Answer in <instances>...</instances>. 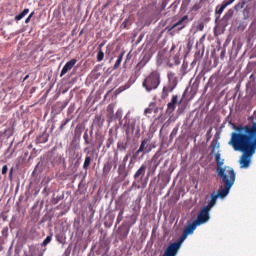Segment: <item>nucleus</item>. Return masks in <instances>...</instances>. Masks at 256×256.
Masks as SVG:
<instances>
[{
  "label": "nucleus",
  "mask_w": 256,
  "mask_h": 256,
  "mask_svg": "<svg viewBox=\"0 0 256 256\" xmlns=\"http://www.w3.org/2000/svg\"><path fill=\"white\" fill-rule=\"evenodd\" d=\"M74 133L75 135H78V137H81V133H83V128L79 125L76 126Z\"/></svg>",
  "instance_id": "f704fd0d"
},
{
  "label": "nucleus",
  "mask_w": 256,
  "mask_h": 256,
  "mask_svg": "<svg viewBox=\"0 0 256 256\" xmlns=\"http://www.w3.org/2000/svg\"><path fill=\"white\" fill-rule=\"evenodd\" d=\"M133 163V159L130 160V164Z\"/></svg>",
  "instance_id": "e2e57ef3"
},
{
  "label": "nucleus",
  "mask_w": 256,
  "mask_h": 256,
  "mask_svg": "<svg viewBox=\"0 0 256 256\" xmlns=\"http://www.w3.org/2000/svg\"><path fill=\"white\" fill-rule=\"evenodd\" d=\"M174 90L175 86H171V84L164 86L161 93V99H167V97H169V93H173Z\"/></svg>",
  "instance_id": "dca6fc26"
},
{
  "label": "nucleus",
  "mask_w": 256,
  "mask_h": 256,
  "mask_svg": "<svg viewBox=\"0 0 256 256\" xmlns=\"http://www.w3.org/2000/svg\"><path fill=\"white\" fill-rule=\"evenodd\" d=\"M168 78V85H171L172 87H177L179 80L177 79V76L175 75L174 72H168L167 74Z\"/></svg>",
  "instance_id": "a211bd4d"
},
{
  "label": "nucleus",
  "mask_w": 256,
  "mask_h": 256,
  "mask_svg": "<svg viewBox=\"0 0 256 256\" xmlns=\"http://www.w3.org/2000/svg\"><path fill=\"white\" fill-rule=\"evenodd\" d=\"M113 143H115V139H113V135H110L108 137V139L106 140V147H107V149H110L111 145H113Z\"/></svg>",
  "instance_id": "c85d7f7f"
},
{
  "label": "nucleus",
  "mask_w": 256,
  "mask_h": 256,
  "mask_svg": "<svg viewBox=\"0 0 256 256\" xmlns=\"http://www.w3.org/2000/svg\"><path fill=\"white\" fill-rule=\"evenodd\" d=\"M123 213H125V208L120 209V212L118 213L116 225H119L121 221H123Z\"/></svg>",
  "instance_id": "a878e982"
},
{
  "label": "nucleus",
  "mask_w": 256,
  "mask_h": 256,
  "mask_svg": "<svg viewBox=\"0 0 256 256\" xmlns=\"http://www.w3.org/2000/svg\"><path fill=\"white\" fill-rule=\"evenodd\" d=\"M121 114H122L121 110H117V112H116V118H117V119L121 118Z\"/></svg>",
  "instance_id": "c03bdc74"
},
{
  "label": "nucleus",
  "mask_w": 256,
  "mask_h": 256,
  "mask_svg": "<svg viewBox=\"0 0 256 256\" xmlns=\"http://www.w3.org/2000/svg\"><path fill=\"white\" fill-rule=\"evenodd\" d=\"M211 147H212V153H215V149H219L220 144L217 140H213L211 142Z\"/></svg>",
  "instance_id": "473e14b6"
},
{
  "label": "nucleus",
  "mask_w": 256,
  "mask_h": 256,
  "mask_svg": "<svg viewBox=\"0 0 256 256\" xmlns=\"http://www.w3.org/2000/svg\"><path fill=\"white\" fill-rule=\"evenodd\" d=\"M26 79H29V75L25 76L24 81H26Z\"/></svg>",
  "instance_id": "13d9d810"
},
{
  "label": "nucleus",
  "mask_w": 256,
  "mask_h": 256,
  "mask_svg": "<svg viewBox=\"0 0 256 256\" xmlns=\"http://www.w3.org/2000/svg\"><path fill=\"white\" fill-rule=\"evenodd\" d=\"M129 26V20L125 19L124 22L122 23L121 27L122 29H127Z\"/></svg>",
  "instance_id": "ea45409f"
},
{
  "label": "nucleus",
  "mask_w": 256,
  "mask_h": 256,
  "mask_svg": "<svg viewBox=\"0 0 256 256\" xmlns=\"http://www.w3.org/2000/svg\"><path fill=\"white\" fill-rule=\"evenodd\" d=\"M244 13H249V10H247V8H245Z\"/></svg>",
  "instance_id": "6e6d98bb"
},
{
  "label": "nucleus",
  "mask_w": 256,
  "mask_h": 256,
  "mask_svg": "<svg viewBox=\"0 0 256 256\" xmlns=\"http://www.w3.org/2000/svg\"><path fill=\"white\" fill-rule=\"evenodd\" d=\"M139 131H140V129H139V127L137 128V133H139Z\"/></svg>",
  "instance_id": "680f3d73"
},
{
  "label": "nucleus",
  "mask_w": 256,
  "mask_h": 256,
  "mask_svg": "<svg viewBox=\"0 0 256 256\" xmlns=\"http://www.w3.org/2000/svg\"><path fill=\"white\" fill-rule=\"evenodd\" d=\"M52 167H57L59 165H61L62 163H65V158H63V156L61 155H56L52 158L49 159Z\"/></svg>",
  "instance_id": "f3484780"
},
{
  "label": "nucleus",
  "mask_w": 256,
  "mask_h": 256,
  "mask_svg": "<svg viewBox=\"0 0 256 256\" xmlns=\"http://www.w3.org/2000/svg\"><path fill=\"white\" fill-rule=\"evenodd\" d=\"M161 85V73L157 70H153L142 82V87L145 88L147 93L155 91Z\"/></svg>",
  "instance_id": "39448f33"
},
{
  "label": "nucleus",
  "mask_w": 256,
  "mask_h": 256,
  "mask_svg": "<svg viewBox=\"0 0 256 256\" xmlns=\"http://www.w3.org/2000/svg\"><path fill=\"white\" fill-rule=\"evenodd\" d=\"M80 35H83V31L80 32Z\"/></svg>",
  "instance_id": "0e129e2a"
},
{
  "label": "nucleus",
  "mask_w": 256,
  "mask_h": 256,
  "mask_svg": "<svg viewBox=\"0 0 256 256\" xmlns=\"http://www.w3.org/2000/svg\"><path fill=\"white\" fill-rule=\"evenodd\" d=\"M89 149H90L89 147L84 148V152L87 153V151H89Z\"/></svg>",
  "instance_id": "864d4df0"
},
{
  "label": "nucleus",
  "mask_w": 256,
  "mask_h": 256,
  "mask_svg": "<svg viewBox=\"0 0 256 256\" xmlns=\"http://www.w3.org/2000/svg\"><path fill=\"white\" fill-rule=\"evenodd\" d=\"M136 125H137V119L130 118V119L126 120L124 127H125V132L127 135V139H129L130 135H133V133H135Z\"/></svg>",
  "instance_id": "9d476101"
},
{
  "label": "nucleus",
  "mask_w": 256,
  "mask_h": 256,
  "mask_svg": "<svg viewBox=\"0 0 256 256\" xmlns=\"http://www.w3.org/2000/svg\"><path fill=\"white\" fill-rule=\"evenodd\" d=\"M152 112H153V110H152L151 108H146V109L144 110L145 115H149V114H151Z\"/></svg>",
  "instance_id": "37998d69"
},
{
  "label": "nucleus",
  "mask_w": 256,
  "mask_h": 256,
  "mask_svg": "<svg viewBox=\"0 0 256 256\" xmlns=\"http://www.w3.org/2000/svg\"><path fill=\"white\" fill-rule=\"evenodd\" d=\"M89 165H91V156H86L83 164V169H89Z\"/></svg>",
  "instance_id": "7c9ffc66"
},
{
  "label": "nucleus",
  "mask_w": 256,
  "mask_h": 256,
  "mask_svg": "<svg viewBox=\"0 0 256 256\" xmlns=\"http://www.w3.org/2000/svg\"><path fill=\"white\" fill-rule=\"evenodd\" d=\"M47 141H49V138L45 134L38 138V143H47Z\"/></svg>",
  "instance_id": "72a5a7b5"
},
{
  "label": "nucleus",
  "mask_w": 256,
  "mask_h": 256,
  "mask_svg": "<svg viewBox=\"0 0 256 256\" xmlns=\"http://www.w3.org/2000/svg\"><path fill=\"white\" fill-rule=\"evenodd\" d=\"M235 13V11L233 9H229L225 15L223 16V21H229V19H231L233 17V14Z\"/></svg>",
  "instance_id": "5701e85b"
},
{
  "label": "nucleus",
  "mask_w": 256,
  "mask_h": 256,
  "mask_svg": "<svg viewBox=\"0 0 256 256\" xmlns=\"http://www.w3.org/2000/svg\"><path fill=\"white\" fill-rule=\"evenodd\" d=\"M232 3H235V0H224L222 2V5H218L216 7L215 13L217 15H221V13H223V11H225V9H227V7H229V5H232Z\"/></svg>",
  "instance_id": "2eb2a0df"
},
{
  "label": "nucleus",
  "mask_w": 256,
  "mask_h": 256,
  "mask_svg": "<svg viewBox=\"0 0 256 256\" xmlns=\"http://www.w3.org/2000/svg\"><path fill=\"white\" fill-rule=\"evenodd\" d=\"M90 138L91 137H89V130H86L83 135L84 143H89Z\"/></svg>",
  "instance_id": "c9c22d12"
},
{
  "label": "nucleus",
  "mask_w": 256,
  "mask_h": 256,
  "mask_svg": "<svg viewBox=\"0 0 256 256\" xmlns=\"http://www.w3.org/2000/svg\"><path fill=\"white\" fill-rule=\"evenodd\" d=\"M104 45H105V43H101V44L99 45V49H103Z\"/></svg>",
  "instance_id": "3c124183"
},
{
  "label": "nucleus",
  "mask_w": 256,
  "mask_h": 256,
  "mask_svg": "<svg viewBox=\"0 0 256 256\" xmlns=\"http://www.w3.org/2000/svg\"><path fill=\"white\" fill-rule=\"evenodd\" d=\"M108 111H110V113H113V109L108 107Z\"/></svg>",
  "instance_id": "4d7b16f0"
},
{
  "label": "nucleus",
  "mask_w": 256,
  "mask_h": 256,
  "mask_svg": "<svg viewBox=\"0 0 256 256\" xmlns=\"http://www.w3.org/2000/svg\"><path fill=\"white\" fill-rule=\"evenodd\" d=\"M117 149H119V151H127V142L118 141Z\"/></svg>",
  "instance_id": "b1692460"
},
{
  "label": "nucleus",
  "mask_w": 256,
  "mask_h": 256,
  "mask_svg": "<svg viewBox=\"0 0 256 256\" xmlns=\"http://www.w3.org/2000/svg\"><path fill=\"white\" fill-rule=\"evenodd\" d=\"M153 149H155V143H151V139L149 138H143L139 149L135 152V155L136 157L139 156L140 153L147 155L148 153H151Z\"/></svg>",
  "instance_id": "423d86ee"
},
{
  "label": "nucleus",
  "mask_w": 256,
  "mask_h": 256,
  "mask_svg": "<svg viewBox=\"0 0 256 256\" xmlns=\"http://www.w3.org/2000/svg\"><path fill=\"white\" fill-rule=\"evenodd\" d=\"M29 13V8H25L20 14L15 16V21H21Z\"/></svg>",
  "instance_id": "4be33fe9"
},
{
  "label": "nucleus",
  "mask_w": 256,
  "mask_h": 256,
  "mask_svg": "<svg viewBox=\"0 0 256 256\" xmlns=\"http://www.w3.org/2000/svg\"><path fill=\"white\" fill-rule=\"evenodd\" d=\"M128 234H129V231L126 232L125 237H127Z\"/></svg>",
  "instance_id": "052dcab7"
},
{
  "label": "nucleus",
  "mask_w": 256,
  "mask_h": 256,
  "mask_svg": "<svg viewBox=\"0 0 256 256\" xmlns=\"http://www.w3.org/2000/svg\"><path fill=\"white\" fill-rule=\"evenodd\" d=\"M111 169H113V163L111 161H108L103 166V175L104 177H107L109 173H111Z\"/></svg>",
  "instance_id": "aec40b11"
},
{
  "label": "nucleus",
  "mask_w": 256,
  "mask_h": 256,
  "mask_svg": "<svg viewBox=\"0 0 256 256\" xmlns=\"http://www.w3.org/2000/svg\"><path fill=\"white\" fill-rule=\"evenodd\" d=\"M31 21V18L29 16L25 19V23H29Z\"/></svg>",
  "instance_id": "8fccbe9b"
},
{
  "label": "nucleus",
  "mask_w": 256,
  "mask_h": 256,
  "mask_svg": "<svg viewBox=\"0 0 256 256\" xmlns=\"http://www.w3.org/2000/svg\"><path fill=\"white\" fill-rule=\"evenodd\" d=\"M76 64H77V59H71L70 61H68L62 68L60 77H63V75H67V73H69V71H71V69H73V67H75Z\"/></svg>",
  "instance_id": "ddd939ff"
},
{
  "label": "nucleus",
  "mask_w": 256,
  "mask_h": 256,
  "mask_svg": "<svg viewBox=\"0 0 256 256\" xmlns=\"http://www.w3.org/2000/svg\"><path fill=\"white\" fill-rule=\"evenodd\" d=\"M105 123V119L103 116L97 114L93 120L92 127H97L98 129H101Z\"/></svg>",
  "instance_id": "6ab92c4d"
},
{
  "label": "nucleus",
  "mask_w": 256,
  "mask_h": 256,
  "mask_svg": "<svg viewBox=\"0 0 256 256\" xmlns=\"http://www.w3.org/2000/svg\"><path fill=\"white\" fill-rule=\"evenodd\" d=\"M69 119H65L63 120V122L60 125V131H63V129H65V125H67V123H69Z\"/></svg>",
  "instance_id": "4c0bfd02"
},
{
  "label": "nucleus",
  "mask_w": 256,
  "mask_h": 256,
  "mask_svg": "<svg viewBox=\"0 0 256 256\" xmlns=\"http://www.w3.org/2000/svg\"><path fill=\"white\" fill-rule=\"evenodd\" d=\"M189 23V16L184 15L178 22H176L174 25H172L168 31H173L176 27H179L178 30L181 31L187 27V24Z\"/></svg>",
  "instance_id": "9b49d317"
},
{
  "label": "nucleus",
  "mask_w": 256,
  "mask_h": 256,
  "mask_svg": "<svg viewBox=\"0 0 256 256\" xmlns=\"http://www.w3.org/2000/svg\"><path fill=\"white\" fill-rule=\"evenodd\" d=\"M223 55H225V51L221 52V58L223 59Z\"/></svg>",
  "instance_id": "5fc2aeb1"
},
{
  "label": "nucleus",
  "mask_w": 256,
  "mask_h": 256,
  "mask_svg": "<svg viewBox=\"0 0 256 256\" xmlns=\"http://www.w3.org/2000/svg\"><path fill=\"white\" fill-rule=\"evenodd\" d=\"M169 5V0H163L161 4V11H165V8Z\"/></svg>",
  "instance_id": "e433bc0d"
},
{
  "label": "nucleus",
  "mask_w": 256,
  "mask_h": 256,
  "mask_svg": "<svg viewBox=\"0 0 256 256\" xmlns=\"http://www.w3.org/2000/svg\"><path fill=\"white\" fill-rule=\"evenodd\" d=\"M179 99V96L177 95H173L171 102H169L167 104V113H169V115H171V113H173L175 111V109H177V101Z\"/></svg>",
  "instance_id": "4468645a"
},
{
  "label": "nucleus",
  "mask_w": 256,
  "mask_h": 256,
  "mask_svg": "<svg viewBox=\"0 0 256 256\" xmlns=\"http://www.w3.org/2000/svg\"><path fill=\"white\" fill-rule=\"evenodd\" d=\"M255 79H256L255 74H252V75L250 76V80H251V81H255Z\"/></svg>",
  "instance_id": "de8ad7c7"
},
{
  "label": "nucleus",
  "mask_w": 256,
  "mask_h": 256,
  "mask_svg": "<svg viewBox=\"0 0 256 256\" xmlns=\"http://www.w3.org/2000/svg\"><path fill=\"white\" fill-rule=\"evenodd\" d=\"M53 239V234H51L50 236H47L44 241L41 244V247H47L49 243H51Z\"/></svg>",
  "instance_id": "bb28decb"
},
{
  "label": "nucleus",
  "mask_w": 256,
  "mask_h": 256,
  "mask_svg": "<svg viewBox=\"0 0 256 256\" xmlns=\"http://www.w3.org/2000/svg\"><path fill=\"white\" fill-rule=\"evenodd\" d=\"M90 135H93V129H91V131H90Z\"/></svg>",
  "instance_id": "bf43d9fd"
},
{
  "label": "nucleus",
  "mask_w": 256,
  "mask_h": 256,
  "mask_svg": "<svg viewBox=\"0 0 256 256\" xmlns=\"http://www.w3.org/2000/svg\"><path fill=\"white\" fill-rule=\"evenodd\" d=\"M245 0H241L240 2H238L236 5H235V7H234V9L236 10V11H241V9H243V7H245Z\"/></svg>",
  "instance_id": "cd10ccee"
},
{
  "label": "nucleus",
  "mask_w": 256,
  "mask_h": 256,
  "mask_svg": "<svg viewBox=\"0 0 256 256\" xmlns=\"http://www.w3.org/2000/svg\"><path fill=\"white\" fill-rule=\"evenodd\" d=\"M215 161L217 164L216 173L218 177L222 179V183H235V179H236L235 170L227 166L223 168L225 160L221 159V153L215 154Z\"/></svg>",
  "instance_id": "f03ea898"
},
{
  "label": "nucleus",
  "mask_w": 256,
  "mask_h": 256,
  "mask_svg": "<svg viewBox=\"0 0 256 256\" xmlns=\"http://www.w3.org/2000/svg\"><path fill=\"white\" fill-rule=\"evenodd\" d=\"M9 171V167H7V165H4L2 167V175H7V172Z\"/></svg>",
  "instance_id": "a19ab883"
},
{
  "label": "nucleus",
  "mask_w": 256,
  "mask_h": 256,
  "mask_svg": "<svg viewBox=\"0 0 256 256\" xmlns=\"http://www.w3.org/2000/svg\"><path fill=\"white\" fill-rule=\"evenodd\" d=\"M105 59V53H103L102 49H99L98 54H97V61L98 63H101Z\"/></svg>",
  "instance_id": "c756f323"
},
{
  "label": "nucleus",
  "mask_w": 256,
  "mask_h": 256,
  "mask_svg": "<svg viewBox=\"0 0 256 256\" xmlns=\"http://www.w3.org/2000/svg\"><path fill=\"white\" fill-rule=\"evenodd\" d=\"M85 145H90L92 153H95V147H97V145L98 149H101V147H103V138H96V140H93V138H89L88 143H85Z\"/></svg>",
  "instance_id": "f8f14e48"
},
{
  "label": "nucleus",
  "mask_w": 256,
  "mask_h": 256,
  "mask_svg": "<svg viewBox=\"0 0 256 256\" xmlns=\"http://www.w3.org/2000/svg\"><path fill=\"white\" fill-rule=\"evenodd\" d=\"M203 29H205V24L203 22H200L197 25V31H203Z\"/></svg>",
  "instance_id": "58836bf2"
},
{
  "label": "nucleus",
  "mask_w": 256,
  "mask_h": 256,
  "mask_svg": "<svg viewBox=\"0 0 256 256\" xmlns=\"http://www.w3.org/2000/svg\"><path fill=\"white\" fill-rule=\"evenodd\" d=\"M224 187L221 186L218 190V193L213 192L210 196V200L208 202V205L204 206L206 209L210 210L215 207L217 203V199H225L227 195H229V192L231 191V187L235 185L233 182H222Z\"/></svg>",
  "instance_id": "20e7f679"
},
{
  "label": "nucleus",
  "mask_w": 256,
  "mask_h": 256,
  "mask_svg": "<svg viewBox=\"0 0 256 256\" xmlns=\"http://www.w3.org/2000/svg\"><path fill=\"white\" fill-rule=\"evenodd\" d=\"M209 210L206 207H203L200 212L198 213L197 219L194 220L197 224V226L199 227L200 225H204V223H207V221H209L210 216H209Z\"/></svg>",
  "instance_id": "1a4fd4ad"
},
{
  "label": "nucleus",
  "mask_w": 256,
  "mask_h": 256,
  "mask_svg": "<svg viewBox=\"0 0 256 256\" xmlns=\"http://www.w3.org/2000/svg\"><path fill=\"white\" fill-rule=\"evenodd\" d=\"M211 131H213V128L209 129V131L207 132V135H211Z\"/></svg>",
  "instance_id": "603ef678"
},
{
  "label": "nucleus",
  "mask_w": 256,
  "mask_h": 256,
  "mask_svg": "<svg viewBox=\"0 0 256 256\" xmlns=\"http://www.w3.org/2000/svg\"><path fill=\"white\" fill-rule=\"evenodd\" d=\"M34 15H35V12L30 13L29 16H28L29 19H31Z\"/></svg>",
  "instance_id": "09e8293b"
},
{
  "label": "nucleus",
  "mask_w": 256,
  "mask_h": 256,
  "mask_svg": "<svg viewBox=\"0 0 256 256\" xmlns=\"http://www.w3.org/2000/svg\"><path fill=\"white\" fill-rule=\"evenodd\" d=\"M127 161H129V155L128 154L123 158V163H127Z\"/></svg>",
  "instance_id": "a18cd8bd"
},
{
  "label": "nucleus",
  "mask_w": 256,
  "mask_h": 256,
  "mask_svg": "<svg viewBox=\"0 0 256 256\" xmlns=\"http://www.w3.org/2000/svg\"><path fill=\"white\" fill-rule=\"evenodd\" d=\"M234 132L230 135L228 145L234 151L242 153L239 163L240 169H249L251 157L256 151V126H244V124L233 125Z\"/></svg>",
  "instance_id": "f257e3e1"
},
{
  "label": "nucleus",
  "mask_w": 256,
  "mask_h": 256,
  "mask_svg": "<svg viewBox=\"0 0 256 256\" xmlns=\"http://www.w3.org/2000/svg\"><path fill=\"white\" fill-rule=\"evenodd\" d=\"M124 55H125V52H122V53L119 55L118 59L116 60V62H115V64H114L113 69H119V67H121V63H122V61H123V56H124Z\"/></svg>",
  "instance_id": "412c9836"
},
{
  "label": "nucleus",
  "mask_w": 256,
  "mask_h": 256,
  "mask_svg": "<svg viewBox=\"0 0 256 256\" xmlns=\"http://www.w3.org/2000/svg\"><path fill=\"white\" fill-rule=\"evenodd\" d=\"M145 163L146 164H142L140 168L135 172V181H143V177H145L146 171L148 176L155 175V171H157V168L159 167L161 162L157 161V154H155L150 160L146 161Z\"/></svg>",
  "instance_id": "7ed1b4c3"
},
{
  "label": "nucleus",
  "mask_w": 256,
  "mask_h": 256,
  "mask_svg": "<svg viewBox=\"0 0 256 256\" xmlns=\"http://www.w3.org/2000/svg\"><path fill=\"white\" fill-rule=\"evenodd\" d=\"M56 241H58V243L63 244V236H61V235H56Z\"/></svg>",
  "instance_id": "79ce46f5"
},
{
  "label": "nucleus",
  "mask_w": 256,
  "mask_h": 256,
  "mask_svg": "<svg viewBox=\"0 0 256 256\" xmlns=\"http://www.w3.org/2000/svg\"><path fill=\"white\" fill-rule=\"evenodd\" d=\"M9 178H10V179H13V168L10 169Z\"/></svg>",
  "instance_id": "49530a36"
},
{
  "label": "nucleus",
  "mask_w": 256,
  "mask_h": 256,
  "mask_svg": "<svg viewBox=\"0 0 256 256\" xmlns=\"http://www.w3.org/2000/svg\"><path fill=\"white\" fill-rule=\"evenodd\" d=\"M181 245H183V242L180 240L170 244L164 251L163 256H176L179 253V249H181Z\"/></svg>",
  "instance_id": "0eeeda50"
},
{
  "label": "nucleus",
  "mask_w": 256,
  "mask_h": 256,
  "mask_svg": "<svg viewBox=\"0 0 256 256\" xmlns=\"http://www.w3.org/2000/svg\"><path fill=\"white\" fill-rule=\"evenodd\" d=\"M203 3V0H200V2L198 3H195L193 6H192V11H199V9H201L203 7L202 5Z\"/></svg>",
  "instance_id": "2f4dec72"
},
{
  "label": "nucleus",
  "mask_w": 256,
  "mask_h": 256,
  "mask_svg": "<svg viewBox=\"0 0 256 256\" xmlns=\"http://www.w3.org/2000/svg\"><path fill=\"white\" fill-rule=\"evenodd\" d=\"M197 227H199V226L197 225V223L195 221H193L192 223H188L187 226H185L179 241H181L183 243V241H185V239H187V237H189V235H193V233L195 232Z\"/></svg>",
  "instance_id": "6e6552de"
},
{
  "label": "nucleus",
  "mask_w": 256,
  "mask_h": 256,
  "mask_svg": "<svg viewBox=\"0 0 256 256\" xmlns=\"http://www.w3.org/2000/svg\"><path fill=\"white\" fill-rule=\"evenodd\" d=\"M163 59H165V53L159 52L157 55V65L159 66L163 65Z\"/></svg>",
  "instance_id": "393cba45"
}]
</instances>
